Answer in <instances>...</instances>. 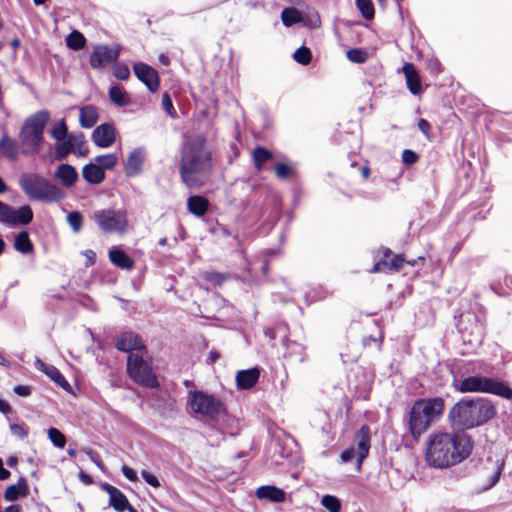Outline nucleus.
I'll use <instances>...</instances> for the list:
<instances>
[{"mask_svg":"<svg viewBox=\"0 0 512 512\" xmlns=\"http://www.w3.org/2000/svg\"><path fill=\"white\" fill-rule=\"evenodd\" d=\"M471 451V439L466 434L436 432L428 439L425 459L429 466L445 469L468 458Z\"/></svg>","mask_w":512,"mask_h":512,"instance_id":"nucleus-1","label":"nucleus"},{"mask_svg":"<svg viewBox=\"0 0 512 512\" xmlns=\"http://www.w3.org/2000/svg\"><path fill=\"white\" fill-rule=\"evenodd\" d=\"M213 167L211 151L202 136L189 137L183 143L179 164L182 182L189 188L203 185Z\"/></svg>","mask_w":512,"mask_h":512,"instance_id":"nucleus-2","label":"nucleus"},{"mask_svg":"<svg viewBox=\"0 0 512 512\" xmlns=\"http://www.w3.org/2000/svg\"><path fill=\"white\" fill-rule=\"evenodd\" d=\"M495 415L496 409L487 399H462L451 408L449 419L457 428L471 429L486 423Z\"/></svg>","mask_w":512,"mask_h":512,"instance_id":"nucleus-3","label":"nucleus"},{"mask_svg":"<svg viewBox=\"0 0 512 512\" xmlns=\"http://www.w3.org/2000/svg\"><path fill=\"white\" fill-rule=\"evenodd\" d=\"M444 401L442 398L418 399L413 404L408 417V429L417 440L435 419L442 414Z\"/></svg>","mask_w":512,"mask_h":512,"instance_id":"nucleus-4","label":"nucleus"},{"mask_svg":"<svg viewBox=\"0 0 512 512\" xmlns=\"http://www.w3.org/2000/svg\"><path fill=\"white\" fill-rule=\"evenodd\" d=\"M50 113L40 110L27 118L19 133V142L23 154L35 155L40 152L43 143V132Z\"/></svg>","mask_w":512,"mask_h":512,"instance_id":"nucleus-5","label":"nucleus"},{"mask_svg":"<svg viewBox=\"0 0 512 512\" xmlns=\"http://www.w3.org/2000/svg\"><path fill=\"white\" fill-rule=\"evenodd\" d=\"M19 185L25 194L33 200L58 202L64 198V192L58 186L36 173H24Z\"/></svg>","mask_w":512,"mask_h":512,"instance_id":"nucleus-6","label":"nucleus"},{"mask_svg":"<svg viewBox=\"0 0 512 512\" xmlns=\"http://www.w3.org/2000/svg\"><path fill=\"white\" fill-rule=\"evenodd\" d=\"M457 390L461 393H489L505 399L512 398V389L507 384L481 375L464 378Z\"/></svg>","mask_w":512,"mask_h":512,"instance_id":"nucleus-7","label":"nucleus"},{"mask_svg":"<svg viewBox=\"0 0 512 512\" xmlns=\"http://www.w3.org/2000/svg\"><path fill=\"white\" fill-rule=\"evenodd\" d=\"M188 405L194 414L209 419H215L225 412L224 405L220 400L202 391L190 392Z\"/></svg>","mask_w":512,"mask_h":512,"instance_id":"nucleus-8","label":"nucleus"},{"mask_svg":"<svg viewBox=\"0 0 512 512\" xmlns=\"http://www.w3.org/2000/svg\"><path fill=\"white\" fill-rule=\"evenodd\" d=\"M93 220L105 233H124L128 225L127 212L124 209L96 210L93 213Z\"/></svg>","mask_w":512,"mask_h":512,"instance_id":"nucleus-9","label":"nucleus"},{"mask_svg":"<svg viewBox=\"0 0 512 512\" xmlns=\"http://www.w3.org/2000/svg\"><path fill=\"white\" fill-rule=\"evenodd\" d=\"M127 372L130 378L145 387L154 388L158 385L157 378L151 366L145 361L142 355L131 353L127 359Z\"/></svg>","mask_w":512,"mask_h":512,"instance_id":"nucleus-10","label":"nucleus"},{"mask_svg":"<svg viewBox=\"0 0 512 512\" xmlns=\"http://www.w3.org/2000/svg\"><path fill=\"white\" fill-rule=\"evenodd\" d=\"M370 440V428L367 425H363L355 435V447L346 449L341 453V462L348 463L356 460V468L359 471L361 469L363 460L369 453L371 447Z\"/></svg>","mask_w":512,"mask_h":512,"instance_id":"nucleus-11","label":"nucleus"},{"mask_svg":"<svg viewBox=\"0 0 512 512\" xmlns=\"http://www.w3.org/2000/svg\"><path fill=\"white\" fill-rule=\"evenodd\" d=\"M33 219V212L29 206L14 209L0 201V222L10 226L26 225Z\"/></svg>","mask_w":512,"mask_h":512,"instance_id":"nucleus-12","label":"nucleus"},{"mask_svg":"<svg viewBox=\"0 0 512 512\" xmlns=\"http://www.w3.org/2000/svg\"><path fill=\"white\" fill-rule=\"evenodd\" d=\"M120 54L117 45H96L90 54L89 63L94 69H104L116 62Z\"/></svg>","mask_w":512,"mask_h":512,"instance_id":"nucleus-13","label":"nucleus"},{"mask_svg":"<svg viewBox=\"0 0 512 512\" xmlns=\"http://www.w3.org/2000/svg\"><path fill=\"white\" fill-rule=\"evenodd\" d=\"M134 73L151 92H155L158 89L159 77L157 72L152 67L144 63H137L134 65Z\"/></svg>","mask_w":512,"mask_h":512,"instance_id":"nucleus-14","label":"nucleus"},{"mask_svg":"<svg viewBox=\"0 0 512 512\" xmlns=\"http://www.w3.org/2000/svg\"><path fill=\"white\" fill-rule=\"evenodd\" d=\"M146 158V152L144 148H135L132 150L125 163V174L128 177H135L142 172L143 163Z\"/></svg>","mask_w":512,"mask_h":512,"instance_id":"nucleus-15","label":"nucleus"},{"mask_svg":"<svg viewBox=\"0 0 512 512\" xmlns=\"http://www.w3.org/2000/svg\"><path fill=\"white\" fill-rule=\"evenodd\" d=\"M34 365L37 370L47 375L53 382H55L63 390L67 392L71 391V386L69 382L65 379V377L58 368H56L53 365L46 364L39 358L35 359Z\"/></svg>","mask_w":512,"mask_h":512,"instance_id":"nucleus-16","label":"nucleus"},{"mask_svg":"<svg viewBox=\"0 0 512 512\" xmlns=\"http://www.w3.org/2000/svg\"><path fill=\"white\" fill-rule=\"evenodd\" d=\"M92 140L98 147H110L115 142L114 126L109 123L99 125L92 133Z\"/></svg>","mask_w":512,"mask_h":512,"instance_id":"nucleus-17","label":"nucleus"},{"mask_svg":"<svg viewBox=\"0 0 512 512\" xmlns=\"http://www.w3.org/2000/svg\"><path fill=\"white\" fill-rule=\"evenodd\" d=\"M116 348L119 351L127 353L142 352L145 350V346L141 342L138 335L133 332H124L116 342Z\"/></svg>","mask_w":512,"mask_h":512,"instance_id":"nucleus-18","label":"nucleus"},{"mask_svg":"<svg viewBox=\"0 0 512 512\" xmlns=\"http://www.w3.org/2000/svg\"><path fill=\"white\" fill-rule=\"evenodd\" d=\"M54 178L58 180L62 186L70 188L78 181L79 175L75 167L64 163L57 166Z\"/></svg>","mask_w":512,"mask_h":512,"instance_id":"nucleus-19","label":"nucleus"},{"mask_svg":"<svg viewBox=\"0 0 512 512\" xmlns=\"http://www.w3.org/2000/svg\"><path fill=\"white\" fill-rule=\"evenodd\" d=\"M101 489L108 493L109 495V504L116 511L123 512L126 510L127 506H129V502L126 496L116 487L110 485L109 483L101 484Z\"/></svg>","mask_w":512,"mask_h":512,"instance_id":"nucleus-20","label":"nucleus"},{"mask_svg":"<svg viewBox=\"0 0 512 512\" xmlns=\"http://www.w3.org/2000/svg\"><path fill=\"white\" fill-rule=\"evenodd\" d=\"M260 377V369L257 367L239 370L236 373V385L239 390H247L255 386Z\"/></svg>","mask_w":512,"mask_h":512,"instance_id":"nucleus-21","label":"nucleus"},{"mask_svg":"<svg viewBox=\"0 0 512 512\" xmlns=\"http://www.w3.org/2000/svg\"><path fill=\"white\" fill-rule=\"evenodd\" d=\"M391 252L387 250L384 254L385 259L378 261L374 264L370 272L378 273V272H388V271H398L404 264L405 260L402 255H394L390 260L388 257Z\"/></svg>","mask_w":512,"mask_h":512,"instance_id":"nucleus-22","label":"nucleus"},{"mask_svg":"<svg viewBox=\"0 0 512 512\" xmlns=\"http://www.w3.org/2000/svg\"><path fill=\"white\" fill-rule=\"evenodd\" d=\"M108 257L110 262L120 269L129 271L134 268V261L132 258L120 248H111L109 250Z\"/></svg>","mask_w":512,"mask_h":512,"instance_id":"nucleus-23","label":"nucleus"},{"mask_svg":"<svg viewBox=\"0 0 512 512\" xmlns=\"http://www.w3.org/2000/svg\"><path fill=\"white\" fill-rule=\"evenodd\" d=\"M402 71L405 75L409 91L414 95L419 94L422 90L421 81L414 65L412 63H405L402 67Z\"/></svg>","mask_w":512,"mask_h":512,"instance_id":"nucleus-24","label":"nucleus"},{"mask_svg":"<svg viewBox=\"0 0 512 512\" xmlns=\"http://www.w3.org/2000/svg\"><path fill=\"white\" fill-rule=\"evenodd\" d=\"M256 497L258 499H269L272 502L281 503L285 501V492L272 485H265L257 488L256 490Z\"/></svg>","mask_w":512,"mask_h":512,"instance_id":"nucleus-25","label":"nucleus"},{"mask_svg":"<svg viewBox=\"0 0 512 512\" xmlns=\"http://www.w3.org/2000/svg\"><path fill=\"white\" fill-rule=\"evenodd\" d=\"M82 176L89 184H100L105 179V171L93 161L82 168Z\"/></svg>","mask_w":512,"mask_h":512,"instance_id":"nucleus-26","label":"nucleus"},{"mask_svg":"<svg viewBox=\"0 0 512 512\" xmlns=\"http://www.w3.org/2000/svg\"><path fill=\"white\" fill-rule=\"evenodd\" d=\"M99 114L96 107L92 105L84 106L80 109L79 121L83 128H92L98 121Z\"/></svg>","mask_w":512,"mask_h":512,"instance_id":"nucleus-27","label":"nucleus"},{"mask_svg":"<svg viewBox=\"0 0 512 512\" xmlns=\"http://www.w3.org/2000/svg\"><path fill=\"white\" fill-rule=\"evenodd\" d=\"M188 210L195 216H203L208 208V201L202 196H191L187 200Z\"/></svg>","mask_w":512,"mask_h":512,"instance_id":"nucleus-28","label":"nucleus"},{"mask_svg":"<svg viewBox=\"0 0 512 512\" xmlns=\"http://www.w3.org/2000/svg\"><path fill=\"white\" fill-rule=\"evenodd\" d=\"M0 152L11 160H15L19 154V147L15 140L4 136L0 139Z\"/></svg>","mask_w":512,"mask_h":512,"instance_id":"nucleus-29","label":"nucleus"},{"mask_svg":"<svg viewBox=\"0 0 512 512\" xmlns=\"http://www.w3.org/2000/svg\"><path fill=\"white\" fill-rule=\"evenodd\" d=\"M76 138L69 136L68 138L57 141L55 145V156L58 160L65 159L74 149Z\"/></svg>","mask_w":512,"mask_h":512,"instance_id":"nucleus-30","label":"nucleus"},{"mask_svg":"<svg viewBox=\"0 0 512 512\" xmlns=\"http://www.w3.org/2000/svg\"><path fill=\"white\" fill-rule=\"evenodd\" d=\"M109 97L110 100L119 107L126 106L130 103L127 92L119 86H112L109 89Z\"/></svg>","mask_w":512,"mask_h":512,"instance_id":"nucleus-31","label":"nucleus"},{"mask_svg":"<svg viewBox=\"0 0 512 512\" xmlns=\"http://www.w3.org/2000/svg\"><path fill=\"white\" fill-rule=\"evenodd\" d=\"M14 248L22 253L28 254L33 250V244L29 238V234L26 231H22L15 237Z\"/></svg>","mask_w":512,"mask_h":512,"instance_id":"nucleus-32","label":"nucleus"},{"mask_svg":"<svg viewBox=\"0 0 512 512\" xmlns=\"http://www.w3.org/2000/svg\"><path fill=\"white\" fill-rule=\"evenodd\" d=\"M281 19L286 27H290L302 21L301 13L295 8H285L281 13Z\"/></svg>","mask_w":512,"mask_h":512,"instance_id":"nucleus-33","label":"nucleus"},{"mask_svg":"<svg viewBox=\"0 0 512 512\" xmlns=\"http://www.w3.org/2000/svg\"><path fill=\"white\" fill-rule=\"evenodd\" d=\"M253 160L257 170H262L265 162L272 158V153L263 147H257L253 151Z\"/></svg>","mask_w":512,"mask_h":512,"instance_id":"nucleus-34","label":"nucleus"},{"mask_svg":"<svg viewBox=\"0 0 512 512\" xmlns=\"http://www.w3.org/2000/svg\"><path fill=\"white\" fill-rule=\"evenodd\" d=\"M66 44L70 49L80 50L84 48L86 39L81 32L74 30L66 37Z\"/></svg>","mask_w":512,"mask_h":512,"instance_id":"nucleus-35","label":"nucleus"},{"mask_svg":"<svg viewBox=\"0 0 512 512\" xmlns=\"http://www.w3.org/2000/svg\"><path fill=\"white\" fill-rule=\"evenodd\" d=\"M94 162L102 167V170H110L115 167L118 162V157L114 153L98 155L94 158Z\"/></svg>","mask_w":512,"mask_h":512,"instance_id":"nucleus-36","label":"nucleus"},{"mask_svg":"<svg viewBox=\"0 0 512 512\" xmlns=\"http://www.w3.org/2000/svg\"><path fill=\"white\" fill-rule=\"evenodd\" d=\"M368 52L362 48L349 49L346 52V57L349 61L357 64H362L368 59Z\"/></svg>","mask_w":512,"mask_h":512,"instance_id":"nucleus-37","label":"nucleus"},{"mask_svg":"<svg viewBox=\"0 0 512 512\" xmlns=\"http://www.w3.org/2000/svg\"><path fill=\"white\" fill-rule=\"evenodd\" d=\"M26 491V485L25 483H19L18 485H10L7 487L4 498L7 501H16L21 494H25Z\"/></svg>","mask_w":512,"mask_h":512,"instance_id":"nucleus-38","label":"nucleus"},{"mask_svg":"<svg viewBox=\"0 0 512 512\" xmlns=\"http://www.w3.org/2000/svg\"><path fill=\"white\" fill-rule=\"evenodd\" d=\"M51 136L57 141H62L68 138V129L64 120H60L54 123L51 129Z\"/></svg>","mask_w":512,"mask_h":512,"instance_id":"nucleus-39","label":"nucleus"},{"mask_svg":"<svg viewBox=\"0 0 512 512\" xmlns=\"http://www.w3.org/2000/svg\"><path fill=\"white\" fill-rule=\"evenodd\" d=\"M356 6L365 19H373L375 11L371 0H356Z\"/></svg>","mask_w":512,"mask_h":512,"instance_id":"nucleus-40","label":"nucleus"},{"mask_svg":"<svg viewBox=\"0 0 512 512\" xmlns=\"http://www.w3.org/2000/svg\"><path fill=\"white\" fill-rule=\"evenodd\" d=\"M49 440L53 443L55 447L64 448L66 445V437L65 435L58 430L57 428H50L47 431Z\"/></svg>","mask_w":512,"mask_h":512,"instance_id":"nucleus-41","label":"nucleus"},{"mask_svg":"<svg viewBox=\"0 0 512 512\" xmlns=\"http://www.w3.org/2000/svg\"><path fill=\"white\" fill-rule=\"evenodd\" d=\"M321 504L325 507L329 512H339L341 509L340 500L333 495H324L321 499Z\"/></svg>","mask_w":512,"mask_h":512,"instance_id":"nucleus-42","label":"nucleus"},{"mask_svg":"<svg viewBox=\"0 0 512 512\" xmlns=\"http://www.w3.org/2000/svg\"><path fill=\"white\" fill-rule=\"evenodd\" d=\"M311 57L310 49L305 46H301L293 54L294 60L301 65H308L311 62Z\"/></svg>","mask_w":512,"mask_h":512,"instance_id":"nucleus-43","label":"nucleus"},{"mask_svg":"<svg viewBox=\"0 0 512 512\" xmlns=\"http://www.w3.org/2000/svg\"><path fill=\"white\" fill-rule=\"evenodd\" d=\"M67 222L74 232H79L83 223V216L78 211H72L67 215Z\"/></svg>","mask_w":512,"mask_h":512,"instance_id":"nucleus-44","label":"nucleus"},{"mask_svg":"<svg viewBox=\"0 0 512 512\" xmlns=\"http://www.w3.org/2000/svg\"><path fill=\"white\" fill-rule=\"evenodd\" d=\"M202 277L214 284V285H221L224 280L226 279L225 275L219 273V272H216V271H205L202 273Z\"/></svg>","mask_w":512,"mask_h":512,"instance_id":"nucleus-45","label":"nucleus"},{"mask_svg":"<svg viewBox=\"0 0 512 512\" xmlns=\"http://www.w3.org/2000/svg\"><path fill=\"white\" fill-rule=\"evenodd\" d=\"M275 173L279 179H286L293 174V168L286 163H278L275 166Z\"/></svg>","mask_w":512,"mask_h":512,"instance_id":"nucleus-46","label":"nucleus"},{"mask_svg":"<svg viewBox=\"0 0 512 512\" xmlns=\"http://www.w3.org/2000/svg\"><path fill=\"white\" fill-rule=\"evenodd\" d=\"M113 75L119 80H126L130 76V70L125 64L116 63L113 67Z\"/></svg>","mask_w":512,"mask_h":512,"instance_id":"nucleus-47","label":"nucleus"},{"mask_svg":"<svg viewBox=\"0 0 512 512\" xmlns=\"http://www.w3.org/2000/svg\"><path fill=\"white\" fill-rule=\"evenodd\" d=\"M10 432L13 436L24 439L28 435V427L25 424H10Z\"/></svg>","mask_w":512,"mask_h":512,"instance_id":"nucleus-48","label":"nucleus"},{"mask_svg":"<svg viewBox=\"0 0 512 512\" xmlns=\"http://www.w3.org/2000/svg\"><path fill=\"white\" fill-rule=\"evenodd\" d=\"M162 106L164 110L173 118L177 117V113L173 107V103L169 94L165 93L162 96Z\"/></svg>","mask_w":512,"mask_h":512,"instance_id":"nucleus-49","label":"nucleus"},{"mask_svg":"<svg viewBox=\"0 0 512 512\" xmlns=\"http://www.w3.org/2000/svg\"><path fill=\"white\" fill-rule=\"evenodd\" d=\"M418 160V155L410 150V149H405L403 152H402V161L407 164V165H412L414 163H416Z\"/></svg>","mask_w":512,"mask_h":512,"instance_id":"nucleus-50","label":"nucleus"},{"mask_svg":"<svg viewBox=\"0 0 512 512\" xmlns=\"http://www.w3.org/2000/svg\"><path fill=\"white\" fill-rule=\"evenodd\" d=\"M141 476L145 480V482L148 483L149 485H151L152 487L158 488L160 486V482H159L158 478L154 474L150 473L149 471L143 470L141 472Z\"/></svg>","mask_w":512,"mask_h":512,"instance_id":"nucleus-51","label":"nucleus"},{"mask_svg":"<svg viewBox=\"0 0 512 512\" xmlns=\"http://www.w3.org/2000/svg\"><path fill=\"white\" fill-rule=\"evenodd\" d=\"M84 452L86 453V455L89 457V459L95 464L97 465V467H99L101 470L103 469V462L101 460V457L100 455L92 450V449H85Z\"/></svg>","mask_w":512,"mask_h":512,"instance_id":"nucleus-52","label":"nucleus"},{"mask_svg":"<svg viewBox=\"0 0 512 512\" xmlns=\"http://www.w3.org/2000/svg\"><path fill=\"white\" fill-rule=\"evenodd\" d=\"M121 471L123 473V475L131 482H134L137 480V475H136V472L128 467L127 465H123L122 468H121Z\"/></svg>","mask_w":512,"mask_h":512,"instance_id":"nucleus-53","label":"nucleus"},{"mask_svg":"<svg viewBox=\"0 0 512 512\" xmlns=\"http://www.w3.org/2000/svg\"><path fill=\"white\" fill-rule=\"evenodd\" d=\"M13 390H14L15 394L22 396V397H27L31 394V387L26 386V385H17L14 387Z\"/></svg>","mask_w":512,"mask_h":512,"instance_id":"nucleus-54","label":"nucleus"},{"mask_svg":"<svg viewBox=\"0 0 512 512\" xmlns=\"http://www.w3.org/2000/svg\"><path fill=\"white\" fill-rule=\"evenodd\" d=\"M502 469H503V464L497 465V468L491 477V481H490L488 488L493 487L499 481L500 475L502 473Z\"/></svg>","mask_w":512,"mask_h":512,"instance_id":"nucleus-55","label":"nucleus"},{"mask_svg":"<svg viewBox=\"0 0 512 512\" xmlns=\"http://www.w3.org/2000/svg\"><path fill=\"white\" fill-rule=\"evenodd\" d=\"M418 128L420 129V131L424 134V135H428L430 129H431V125L430 123L425 120V119H420L419 122H418Z\"/></svg>","mask_w":512,"mask_h":512,"instance_id":"nucleus-56","label":"nucleus"},{"mask_svg":"<svg viewBox=\"0 0 512 512\" xmlns=\"http://www.w3.org/2000/svg\"><path fill=\"white\" fill-rule=\"evenodd\" d=\"M10 476V472L4 468L3 461L0 458V480H5Z\"/></svg>","mask_w":512,"mask_h":512,"instance_id":"nucleus-57","label":"nucleus"},{"mask_svg":"<svg viewBox=\"0 0 512 512\" xmlns=\"http://www.w3.org/2000/svg\"><path fill=\"white\" fill-rule=\"evenodd\" d=\"M84 255L87 258L88 265H92L95 262L96 254L92 250H86Z\"/></svg>","mask_w":512,"mask_h":512,"instance_id":"nucleus-58","label":"nucleus"},{"mask_svg":"<svg viewBox=\"0 0 512 512\" xmlns=\"http://www.w3.org/2000/svg\"><path fill=\"white\" fill-rule=\"evenodd\" d=\"M79 478H80V480H81L83 483H85V484H87V485H90V484L92 483V478H91V476H90V475H88V474H86V473H84L83 471H81V472H80V474H79Z\"/></svg>","mask_w":512,"mask_h":512,"instance_id":"nucleus-59","label":"nucleus"},{"mask_svg":"<svg viewBox=\"0 0 512 512\" xmlns=\"http://www.w3.org/2000/svg\"><path fill=\"white\" fill-rule=\"evenodd\" d=\"M10 409V405L6 401L0 399V412L6 414L10 412Z\"/></svg>","mask_w":512,"mask_h":512,"instance_id":"nucleus-60","label":"nucleus"},{"mask_svg":"<svg viewBox=\"0 0 512 512\" xmlns=\"http://www.w3.org/2000/svg\"><path fill=\"white\" fill-rule=\"evenodd\" d=\"M218 358H219V353L218 352L211 351L209 353L208 359H209L210 363H214Z\"/></svg>","mask_w":512,"mask_h":512,"instance_id":"nucleus-61","label":"nucleus"},{"mask_svg":"<svg viewBox=\"0 0 512 512\" xmlns=\"http://www.w3.org/2000/svg\"><path fill=\"white\" fill-rule=\"evenodd\" d=\"M4 512H20V507L18 505H11L5 508Z\"/></svg>","mask_w":512,"mask_h":512,"instance_id":"nucleus-62","label":"nucleus"},{"mask_svg":"<svg viewBox=\"0 0 512 512\" xmlns=\"http://www.w3.org/2000/svg\"><path fill=\"white\" fill-rule=\"evenodd\" d=\"M7 191V185L4 180L0 177V194H4Z\"/></svg>","mask_w":512,"mask_h":512,"instance_id":"nucleus-63","label":"nucleus"},{"mask_svg":"<svg viewBox=\"0 0 512 512\" xmlns=\"http://www.w3.org/2000/svg\"><path fill=\"white\" fill-rule=\"evenodd\" d=\"M362 176L366 179L369 177L370 170L367 166H363L361 169Z\"/></svg>","mask_w":512,"mask_h":512,"instance_id":"nucleus-64","label":"nucleus"}]
</instances>
